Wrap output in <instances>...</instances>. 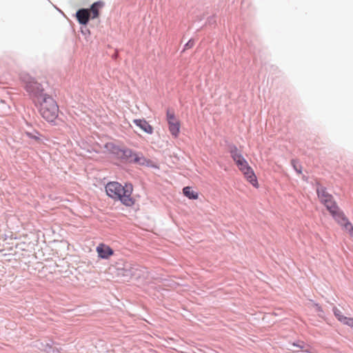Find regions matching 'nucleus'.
<instances>
[{"label": "nucleus", "instance_id": "obj_11", "mask_svg": "<svg viewBox=\"0 0 353 353\" xmlns=\"http://www.w3.org/2000/svg\"><path fill=\"white\" fill-rule=\"evenodd\" d=\"M330 214L333 218L341 225H343L345 222L348 221L344 213L339 209V208H337L336 210H333L331 212Z\"/></svg>", "mask_w": 353, "mask_h": 353}, {"label": "nucleus", "instance_id": "obj_10", "mask_svg": "<svg viewBox=\"0 0 353 353\" xmlns=\"http://www.w3.org/2000/svg\"><path fill=\"white\" fill-rule=\"evenodd\" d=\"M133 123L147 134H152L153 133V128L145 119H137L133 120Z\"/></svg>", "mask_w": 353, "mask_h": 353}, {"label": "nucleus", "instance_id": "obj_12", "mask_svg": "<svg viewBox=\"0 0 353 353\" xmlns=\"http://www.w3.org/2000/svg\"><path fill=\"white\" fill-rule=\"evenodd\" d=\"M105 148L107 149L108 152L111 154L117 156L118 158L121 154L122 148H120L119 145L113 143H107L105 145Z\"/></svg>", "mask_w": 353, "mask_h": 353}, {"label": "nucleus", "instance_id": "obj_20", "mask_svg": "<svg viewBox=\"0 0 353 353\" xmlns=\"http://www.w3.org/2000/svg\"><path fill=\"white\" fill-rule=\"evenodd\" d=\"M341 322L345 325H347L351 327H353V319L352 318L345 316Z\"/></svg>", "mask_w": 353, "mask_h": 353}, {"label": "nucleus", "instance_id": "obj_25", "mask_svg": "<svg viewBox=\"0 0 353 353\" xmlns=\"http://www.w3.org/2000/svg\"><path fill=\"white\" fill-rule=\"evenodd\" d=\"M51 347H52L51 345H50L48 343H47L46 347L45 348V351H48V348L50 349Z\"/></svg>", "mask_w": 353, "mask_h": 353}, {"label": "nucleus", "instance_id": "obj_2", "mask_svg": "<svg viewBox=\"0 0 353 353\" xmlns=\"http://www.w3.org/2000/svg\"><path fill=\"white\" fill-rule=\"evenodd\" d=\"M23 81L25 83V89L34 105L50 95L47 90V83H41L35 78L29 75L24 76Z\"/></svg>", "mask_w": 353, "mask_h": 353}, {"label": "nucleus", "instance_id": "obj_28", "mask_svg": "<svg viewBox=\"0 0 353 353\" xmlns=\"http://www.w3.org/2000/svg\"><path fill=\"white\" fill-rule=\"evenodd\" d=\"M81 32L84 34L85 32V30H81Z\"/></svg>", "mask_w": 353, "mask_h": 353}, {"label": "nucleus", "instance_id": "obj_24", "mask_svg": "<svg viewBox=\"0 0 353 353\" xmlns=\"http://www.w3.org/2000/svg\"><path fill=\"white\" fill-rule=\"evenodd\" d=\"M314 306H315V308H316V311H318V312H322V308H321V305H320L319 304L316 303V304L314 305Z\"/></svg>", "mask_w": 353, "mask_h": 353}, {"label": "nucleus", "instance_id": "obj_21", "mask_svg": "<svg viewBox=\"0 0 353 353\" xmlns=\"http://www.w3.org/2000/svg\"><path fill=\"white\" fill-rule=\"evenodd\" d=\"M292 164L293 168L295 170V171L297 173L301 174V165L297 166L296 165V161L295 160H294V159L292 160Z\"/></svg>", "mask_w": 353, "mask_h": 353}, {"label": "nucleus", "instance_id": "obj_6", "mask_svg": "<svg viewBox=\"0 0 353 353\" xmlns=\"http://www.w3.org/2000/svg\"><path fill=\"white\" fill-rule=\"evenodd\" d=\"M228 149L232 159L236 163L239 168L247 165V161L234 144L229 143L228 145Z\"/></svg>", "mask_w": 353, "mask_h": 353}, {"label": "nucleus", "instance_id": "obj_23", "mask_svg": "<svg viewBox=\"0 0 353 353\" xmlns=\"http://www.w3.org/2000/svg\"><path fill=\"white\" fill-rule=\"evenodd\" d=\"M194 44V41L192 39H190L184 46L185 49L191 48Z\"/></svg>", "mask_w": 353, "mask_h": 353}, {"label": "nucleus", "instance_id": "obj_18", "mask_svg": "<svg viewBox=\"0 0 353 353\" xmlns=\"http://www.w3.org/2000/svg\"><path fill=\"white\" fill-rule=\"evenodd\" d=\"M332 310L336 318L341 322L345 317V316L343 315L342 312L336 307H334Z\"/></svg>", "mask_w": 353, "mask_h": 353}, {"label": "nucleus", "instance_id": "obj_7", "mask_svg": "<svg viewBox=\"0 0 353 353\" xmlns=\"http://www.w3.org/2000/svg\"><path fill=\"white\" fill-rule=\"evenodd\" d=\"M239 170H241L248 181L254 187L257 185V179L253 171V170L249 166L248 163L245 166H241L239 168Z\"/></svg>", "mask_w": 353, "mask_h": 353}, {"label": "nucleus", "instance_id": "obj_15", "mask_svg": "<svg viewBox=\"0 0 353 353\" xmlns=\"http://www.w3.org/2000/svg\"><path fill=\"white\" fill-rule=\"evenodd\" d=\"M103 6V2L99 1L92 3L90 6V11L92 13V19L97 18L99 15V9Z\"/></svg>", "mask_w": 353, "mask_h": 353}, {"label": "nucleus", "instance_id": "obj_19", "mask_svg": "<svg viewBox=\"0 0 353 353\" xmlns=\"http://www.w3.org/2000/svg\"><path fill=\"white\" fill-rule=\"evenodd\" d=\"M344 228L349 232L350 234L353 236V225L349 221H347L345 222V223L343 225Z\"/></svg>", "mask_w": 353, "mask_h": 353}, {"label": "nucleus", "instance_id": "obj_8", "mask_svg": "<svg viewBox=\"0 0 353 353\" xmlns=\"http://www.w3.org/2000/svg\"><path fill=\"white\" fill-rule=\"evenodd\" d=\"M76 17L80 24L85 26L89 22L90 12L88 9L81 8L77 11Z\"/></svg>", "mask_w": 353, "mask_h": 353}, {"label": "nucleus", "instance_id": "obj_9", "mask_svg": "<svg viewBox=\"0 0 353 353\" xmlns=\"http://www.w3.org/2000/svg\"><path fill=\"white\" fill-rule=\"evenodd\" d=\"M97 252L100 258L103 259H108L110 256L114 254L113 250L104 244H100L97 248Z\"/></svg>", "mask_w": 353, "mask_h": 353}, {"label": "nucleus", "instance_id": "obj_3", "mask_svg": "<svg viewBox=\"0 0 353 353\" xmlns=\"http://www.w3.org/2000/svg\"><path fill=\"white\" fill-rule=\"evenodd\" d=\"M41 116L48 123L55 124V120L59 115V106L56 100L48 95L43 98L39 103L34 105Z\"/></svg>", "mask_w": 353, "mask_h": 353}, {"label": "nucleus", "instance_id": "obj_27", "mask_svg": "<svg viewBox=\"0 0 353 353\" xmlns=\"http://www.w3.org/2000/svg\"><path fill=\"white\" fill-rule=\"evenodd\" d=\"M81 32L84 34L85 32V30H81Z\"/></svg>", "mask_w": 353, "mask_h": 353}, {"label": "nucleus", "instance_id": "obj_26", "mask_svg": "<svg viewBox=\"0 0 353 353\" xmlns=\"http://www.w3.org/2000/svg\"><path fill=\"white\" fill-rule=\"evenodd\" d=\"M212 18L208 20V22H209L210 23H211V21H212Z\"/></svg>", "mask_w": 353, "mask_h": 353}, {"label": "nucleus", "instance_id": "obj_4", "mask_svg": "<svg viewBox=\"0 0 353 353\" xmlns=\"http://www.w3.org/2000/svg\"><path fill=\"white\" fill-rule=\"evenodd\" d=\"M121 151V154L119 158L122 161L144 165L145 159L141 154L134 153L132 150L127 148H123Z\"/></svg>", "mask_w": 353, "mask_h": 353}, {"label": "nucleus", "instance_id": "obj_1", "mask_svg": "<svg viewBox=\"0 0 353 353\" xmlns=\"http://www.w3.org/2000/svg\"><path fill=\"white\" fill-rule=\"evenodd\" d=\"M132 191V183H125L123 186L119 182L111 181L105 185V192L109 197L120 201L122 204L128 207L132 206L134 203V200L131 196Z\"/></svg>", "mask_w": 353, "mask_h": 353}, {"label": "nucleus", "instance_id": "obj_14", "mask_svg": "<svg viewBox=\"0 0 353 353\" xmlns=\"http://www.w3.org/2000/svg\"><path fill=\"white\" fill-rule=\"evenodd\" d=\"M316 193H317L318 197L319 198V199L321 201L323 200L324 199L331 198L332 196V194H329L327 192V190L325 187H323L319 185H318V187L316 188Z\"/></svg>", "mask_w": 353, "mask_h": 353}, {"label": "nucleus", "instance_id": "obj_17", "mask_svg": "<svg viewBox=\"0 0 353 353\" xmlns=\"http://www.w3.org/2000/svg\"><path fill=\"white\" fill-rule=\"evenodd\" d=\"M26 134L30 139H34L37 141L40 139V138H39L40 134L36 130H34L32 132H26Z\"/></svg>", "mask_w": 353, "mask_h": 353}, {"label": "nucleus", "instance_id": "obj_22", "mask_svg": "<svg viewBox=\"0 0 353 353\" xmlns=\"http://www.w3.org/2000/svg\"><path fill=\"white\" fill-rule=\"evenodd\" d=\"M292 346L299 347L300 349H303L305 347V344L303 341H298L296 343H293Z\"/></svg>", "mask_w": 353, "mask_h": 353}, {"label": "nucleus", "instance_id": "obj_13", "mask_svg": "<svg viewBox=\"0 0 353 353\" xmlns=\"http://www.w3.org/2000/svg\"><path fill=\"white\" fill-rule=\"evenodd\" d=\"M321 202L324 204L330 212H332L333 210H336V208H339L332 196L331 198L324 199L323 200L321 201Z\"/></svg>", "mask_w": 353, "mask_h": 353}, {"label": "nucleus", "instance_id": "obj_16", "mask_svg": "<svg viewBox=\"0 0 353 353\" xmlns=\"http://www.w3.org/2000/svg\"><path fill=\"white\" fill-rule=\"evenodd\" d=\"M183 194L190 199H196L198 193L194 192L190 187L186 186L183 188Z\"/></svg>", "mask_w": 353, "mask_h": 353}, {"label": "nucleus", "instance_id": "obj_5", "mask_svg": "<svg viewBox=\"0 0 353 353\" xmlns=\"http://www.w3.org/2000/svg\"><path fill=\"white\" fill-rule=\"evenodd\" d=\"M166 119L170 134L173 137H177L180 132V122L176 118L174 112L168 109L166 112Z\"/></svg>", "mask_w": 353, "mask_h": 353}]
</instances>
